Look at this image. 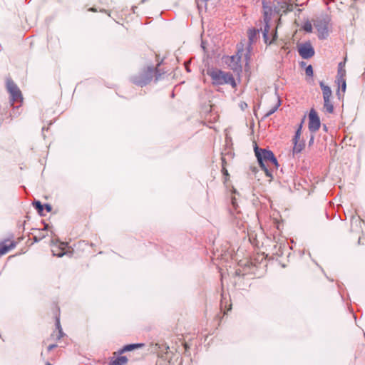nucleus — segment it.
Masks as SVG:
<instances>
[{
	"instance_id": "obj_21",
	"label": "nucleus",
	"mask_w": 365,
	"mask_h": 365,
	"mask_svg": "<svg viewBox=\"0 0 365 365\" xmlns=\"http://www.w3.org/2000/svg\"><path fill=\"white\" fill-rule=\"evenodd\" d=\"M343 82H346L345 76H336V83L338 84L339 86L336 94L339 96V98H340V86L343 84Z\"/></svg>"
},
{
	"instance_id": "obj_32",
	"label": "nucleus",
	"mask_w": 365,
	"mask_h": 365,
	"mask_svg": "<svg viewBox=\"0 0 365 365\" xmlns=\"http://www.w3.org/2000/svg\"><path fill=\"white\" fill-rule=\"evenodd\" d=\"M232 202L233 205L235 206V200L234 199L232 200Z\"/></svg>"
},
{
	"instance_id": "obj_15",
	"label": "nucleus",
	"mask_w": 365,
	"mask_h": 365,
	"mask_svg": "<svg viewBox=\"0 0 365 365\" xmlns=\"http://www.w3.org/2000/svg\"><path fill=\"white\" fill-rule=\"evenodd\" d=\"M276 99H277L276 104L264 114V118H267L269 115H271L272 114H273L274 113H275L277 111V110L278 109V108L280 106L281 101L279 100V98L278 96H276Z\"/></svg>"
},
{
	"instance_id": "obj_19",
	"label": "nucleus",
	"mask_w": 365,
	"mask_h": 365,
	"mask_svg": "<svg viewBox=\"0 0 365 365\" xmlns=\"http://www.w3.org/2000/svg\"><path fill=\"white\" fill-rule=\"evenodd\" d=\"M56 328L58 329V334H56V339L59 340L63 336V332L62 330V328L60 324V319L58 317L56 318Z\"/></svg>"
},
{
	"instance_id": "obj_11",
	"label": "nucleus",
	"mask_w": 365,
	"mask_h": 365,
	"mask_svg": "<svg viewBox=\"0 0 365 365\" xmlns=\"http://www.w3.org/2000/svg\"><path fill=\"white\" fill-rule=\"evenodd\" d=\"M66 245H67V243H64V242H61L59 244L52 242L51 251H52L53 255L56 256L58 257H63L66 254V252H63V250H65Z\"/></svg>"
},
{
	"instance_id": "obj_4",
	"label": "nucleus",
	"mask_w": 365,
	"mask_h": 365,
	"mask_svg": "<svg viewBox=\"0 0 365 365\" xmlns=\"http://www.w3.org/2000/svg\"><path fill=\"white\" fill-rule=\"evenodd\" d=\"M244 53V43L240 42V44L237 45V52L235 55L230 56L227 58L226 61V63L227 66L235 72L242 71V66H241V58L243 56Z\"/></svg>"
},
{
	"instance_id": "obj_13",
	"label": "nucleus",
	"mask_w": 365,
	"mask_h": 365,
	"mask_svg": "<svg viewBox=\"0 0 365 365\" xmlns=\"http://www.w3.org/2000/svg\"><path fill=\"white\" fill-rule=\"evenodd\" d=\"M274 13H279L281 11L285 12L286 11L289 10L291 11L292 8L291 6H289L286 1H274Z\"/></svg>"
},
{
	"instance_id": "obj_30",
	"label": "nucleus",
	"mask_w": 365,
	"mask_h": 365,
	"mask_svg": "<svg viewBox=\"0 0 365 365\" xmlns=\"http://www.w3.org/2000/svg\"><path fill=\"white\" fill-rule=\"evenodd\" d=\"M242 109H245V108L247 107V104L245 102L242 103L241 105H240Z\"/></svg>"
},
{
	"instance_id": "obj_28",
	"label": "nucleus",
	"mask_w": 365,
	"mask_h": 365,
	"mask_svg": "<svg viewBox=\"0 0 365 365\" xmlns=\"http://www.w3.org/2000/svg\"><path fill=\"white\" fill-rule=\"evenodd\" d=\"M45 207L48 212H50L51 210V206L48 204H46Z\"/></svg>"
},
{
	"instance_id": "obj_20",
	"label": "nucleus",
	"mask_w": 365,
	"mask_h": 365,
	"mask_svg": "<svg viewBox=\"0 0 365 365\" xmlns=\"http://www.w3.org/2000/svg\"><path fill=\"white\" fill-rule=\"evenodd\" d=\"M345 61L340 62L338 65V72L337 76H346V70L344 68Z\"/></svg>"
},
{
	"instance_id": "obj_27",
	"label": "nucleus",
	"mask_w": 365,
	"mask_h": 365,
	"mask_svg": "<svg viewBox=\"0 0 365 365\" xmlns=\"http://www.w3.org/2000/svg\"><path fill=\"white\" fill-rule=\"evenodd\" d=\"M57 346L56 344H51L48 346V351H51L53 349L56 348Z\"/></svg>"
},
{
	"instance_id": "obj_6",
	"label": "nucleus",
	"mask_w": 365,
	"mask_h": 365,
	"mask_svg": "<svg viewBox=\"0 0 365 365\" xmlns=\"http://www.w3.org/2000/svg\"><path fill=\"white\" fill-rule=\"evenodd\" d=\"M263 11H264V27L262 31L263 37L265 43H267L269 39L268 34L269 31V21H271L272 16L274 12V7L267 5L266 1H262Z\"/></svg>"
},
{
	"instance_id": "obj_2",
	"label": "nucleus",
	"mask_w": 365,
	"mask_h": 365,
	"mask_svg": "<svg viewBox=\"0 0 365 365\" xmlns=\"http://www.w3.org/2000/svg\"><path fill=\"white\" fill-rule=\"evenodd\" d=\"M207 74L210 76L213 85L220 86L229 84L232 88H235L237 86L233 76L230 73L215 68L208 71Z\"/></svg>"
},
{
	"instance_id": "obj_16",
	"label": "nucleus",
	"mask_w": 365,
	"mask_h": 365,
	"mask_svg": "<svg viewBox=\"0 0 365 365\" xmlns=\"http://www.w3.org/2000/svg\"><path fill=\"white\" fill-rule=\"evenodd\" d=\"M127 361L128 359L125 356H119L115 360L110 361L108 365H124Z\"/></svg>"
},
{
	"instance_id": "obj_31",
	"label": "nucleus",
	"mask_w": 365,
	"mask_h": 365,
	"mask_svg": "<svg viewBox=\"0 0 365 365\" xmlns=\"http://www.w3.org/2000/svg\"><path fill=\"white\" fill-rule=\"evenodd\" d=\"M313 141H314V136H312L311 139H310V140L309 142V144L311 145L313 143Z\"/></svg>"
},
{
	"instance_id": "obj_8",
	"label": "nucleus",
	"mask_w": 365,
	"mask_h": 365,
	"mask_svg": "<svg viewBox=\"0 0 365 365\" xmlns=\"http://www.w3.org/2000/svg\"><path fill=\"white\" fill-rule=\"evenodd\" d=\"M320 119L314 109H312L309 114V130L312 133L317 132L320 128Z\"/></svg>"
},
{
	"instance_id": "obj_14",
	"label": "nucleus",
	"mask_w": 365,
	"mask_h": 365,
	"mask_svg": "<svg viewBox=\"0 0 365 365\" xmlns=\"http://www.w3.org/2000/svg\"><path fill=\"white\" fill-rule=\"evenodd\" d=\"M248 36H249V43H248L247 46V51L244 54L247 63H248V61L250 59L251 44H252V43L253 42L254 39L256 37V31H255V30H250Z\"/></svg>"
},
{
	"instance_id": "obj_23",
	"label": "nucleus",
	"mask_w": 365,
	"mask_h": 365,
	"mask_svg": "<svg viewBox=\"0 0 365 365\" xmlns=\"http://www.w3.org/2000/svg\"><path fill=\"white\" fill-rule=\"evenodd\" d=\"M304 30L307 32H312V25L310 22L307 21L304 24Z\"/></svg>"
},
{
	"instance_id": "obj_3",
	"label": "nucleus",
	"mask_w": 365,
	"mask_h": 365,
	"mask_svg": "<svg viewBox=\"0 0 365 365\" xmlns=\"http://www.w3.org/2000/svg\"><path fill=\"white\" fill-rule=\"evenodd\" d=\"M155 68L153 66H148L146 68L141 71L139 73L134 75L131 77V81L139 86H145L149 83L153 77Z\"/></svg>"
},
{
	"instance_id": "obj_9",
	"label": "nucleus",
	"mask_w": 365,
	"mask_h": 365,
	"mask_svg": "<svg viewBox=\"0 0 365 365\" xmlns=\"http://www.w3.org/2000/svg\"><path fill=\"white\" fill-rule=\"evenodd\" d=\"M298 52L304 59L312 58L314 55V49L309 42H306L299 46Z\"/></svg>"
},
{
	"instance_id": "obj_1",
	"label": "nucleus",
	"mask_w": 365,
	"mask_h": 365,
	"mask_svg": "<svg viewBox=\"0 0 365 365\" xmlns=\"http://www.w3.org/2000/svg\"><path fill=\"white\" fill-rule=\"evenodd\" d=\"M255 155L262 169L265 172L267 177L272 178V173L269 168L270 165L276 169L278 168V162L271 150L260 149L258 147L255 148Z\"/></svg>"
},
{
	"instance_id": "obj_5",
	"label": "nucleus",
	"mask_w": 365,
	"mask_h": 365,
	"mask_svg": "<svg viewBox=\"0 0 365 365\" xmlns=\"http://www.w3.org/2000/svg\"><path fill=\"white\" fill-rule=\"evenodd\" d=\"M319 86L323 95L324 109L327 113H332L334 112V105L331 102V89L329 86L325 85L323 81L319 82Z\"/></svg>"
},
{
	"instance_id": "obj_22",
	"label": "nucleus",
	"mask_w": 365,
	"mask_h": 365,
	"mask_svg": "<svg viewBox=\"0 0 365 365\" xmlns=\"http://www.w3.org/2000/svg\"><path fill=\"white\" fill-rule=\"evenodd\" d=\"M34 207L38 210V213L42 215V212L43 210V206L41 205L40 201H36L34 203Z\"/></svg>"
},
{
	"instance_id": "obj_29",
	"label": "nucleus",
	"mask_w": 365,
	"mask_h": 365,
	"mask_svg": "<svg viewBox=\"0 0 365 365\" xmlns=\"http://www.w3.org/2000/svg\"><path fill=\"white\" fill-rule=\"evenodd\" d=\"M299 138H300L299 136H297V135H294V139H293L294 143L299 142Z\"/></svg>"
},
{
	"instance_id": "obj_12",
	"label": "nucleus",
	"mask_w": 365,
	"mask_h": 365,
	"mask_svg": "<svg viewBox=\"0 0 365 365\" xmlns=\"http://www.w3.org/2000/svg\"><path fill=\"white\" fill-rule=\"evenodd\" d=\"M16 246V243L14 241L5 240L0 242V255H4Z\"/></svg>"
},
{
	"instance_id": "obj_7",
	"label": "nucleus",
	"mask_w": 365,
	"mask_h": 365,
	"mask_svg": "<svg viewBox=\"0 0 365 365\" xmlns=\"http://www.w3.org/2000/svg\"><path fill=\"white\" fill-rule=\"evenodd\" d=\"M6 87L8 89V91L9 92L11 95V102L13 104L16 101H21L22 100V96L21 93L18 88V86L14 83V82L11 80L8 79L6 81Z\"/></svg>"
},
{
	"instance_id": "obj_18",
	"label": "nucleus",
	"mask_w": 365,
	"mask_h": 365,
	"mask_svg": "<svg viewBox=\"0 0 365 365\" xmlns=\"http://www.w3.org/2000/svg\"><path fill=\"white\" fill-rule=\"evenodd\" d=\"M304 147V143L295 142L294 143L293 153H299Z\"/></svg>"
},
{
	"instance_id": "obj_26",
	"label": "nucleus",
	"mask_w": 365,
	"mask_h": 365,
	"mask_svg": "<svg viewBox=\"0 0 365 365\" xmlns=\"http://www.w3.org/2000/svg\"><path fill=\"white\" fill-rule=\"evenodd\" d=\"M340 88L341 89V91L343 93H344L346 91V82H343V84H341V86H340Z\"/></svg>"
},
{
	"instance_id": "obj_24",
	"label": "nucleus",
	"mask_w": 365,
	"mask_h": 365,
	"mask_svg": "<svg viewBox=\"0 0 365 365\" xmlns=\"http://www.w3.org/2000/svg\"><path fill=\"white\" fill-rule=\"evenodd\" d=\"M305 73L308 76H313V68L311 65H309L306 69Z\"/></svg>"
},
{
	"instance_id": "obj_33",
	"label": "nucleus",
	"mask_w": 365,
	"mask_h": 365,
	"mask_svg": "<svg viewBox=\"0 0 365 365\" xmlns=\"http://www.w3.org/2000/svg\"><path fill=\"white\" fill-rule=\"evenodd\" d=\"M46 365H51L50 363H47Z\"/></svg>"
},
{
	"instance_id": "obj_25",
	"label": "nucleus",
	"mask_w": 365,
	"mask_h": 365,
	"mask_svg": "<svg viewBox=\"0 0 365 365\" xmlns=\"http://www.w3.org/2000/svg\"><path fill=\"white\" fill-rule=\"evenodd\" d=\"M302 124L301 123L299 128L297 130L295 133V135L299 136L301 135V130H302Z\"/></svg>"
},
{
	"instance_id": "obj_17",
	"label": "nucleus",
	"mask_w": 365,
	"mask_h": 365,
	"mask_svg": "<svg viewBox=\"0 0 365 365\" xmlns=\"http://www.w3.org/2000/svg\"><path fill=\"white\" fill-rule=\"evenodd\" d=\"M143 346V344H128V345H126V346H123V348L120 351V353H123V352H125V351H129L133 350L135 348L141 347Z\"/></svg>"
},
{
	"instance_id": "obj_10",
	"label": "nucleus",
	"mask_w": 365,
	"mask_h": 365,
	"mask_svg": "<svg viewBox=\"0 0 365 365\" xmlns=\"http://www.w3.org/2000/svg\"><path fill=\"white\" fill-rule=\"evenodd\" d=\"M314 26L318 31V36L321 39H324L328 36V23L325 19L317 20Z\"/></svg>"
}]
</instances>
